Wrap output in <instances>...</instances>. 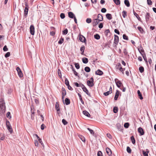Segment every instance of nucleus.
<instances>
[{
    "label": "nucleus",
    "mask_w": 156,
    "mask_h": 156,
    "mask_svg": "<svg viewBox=\"0 0 156 156\" xmlns=\"http://www.w3.org/2000/svg\"><path fill=\"white\" fill-rule=\"evenodd\" d=\"M3 50L4 51H7L8 50V48H7L6 45H5L3 48Z\"/></svg>",
    "instance_id": "nucleus-62"
},
{
    "label": "nucleus",
    "mask_w": 156,
    "mask_h": 156,
    "mask_svg": "<svg viewBox=\"0 0 156 156\" xmlns=\"http://www.w3.org/2000/svg\"><path fill=\"white\" fill-rule=\"evenodd\" d=\"M139 70L141 73H142L144 71V68L143 66H140L139 68Z\"/></svg>",
    "instance_id": "nucleus-33"
},
{
    "label": "nucleus",
    "mask_w": 156,
    "mask_h": 156,
    "mask_svg": "<svg viewBox=\"0 0 156 156\" xmlns=\"http://www.w3.org/2000/svg\"><path fill=\"white\" fill-rule=\"evenodd\" d=\"M106 153L109 156H110L112 154L111 150L108 148L107 147L106 148Z\"/></svg>",
    "instance_id": "nucleus-17"
},
{
    "label": "nucleus",
    "mask_w": 156,
    "mask_h": 156,
    "mask_svg": "<svg viewBox=\"0 0 156 156\" xmlns=\"http://www.w3.org/2000/svg\"><path fill=\"white\" fill-rule=\"evenodd\" d=\"M84 70L86 72L88 73L90 71V69L89 67L86 66Z\"/></svg>",
    "instance_id": "nucleus-31"
},
{
    "label": "nucleus",
    "mask_w": 156,
    "mask_h": 156,
    "mask_svg": "<svg viewBox=\"0 0 156 156\" xmlns=\"http://www.w3.org/2000/svg\"><path fill=\"white\" fill-rule=\"evenodd\" d=\"M143 154L144 156H148V152H147L144 151H143Z\"/></svg>",
    "instance_id": "nucleus-64"
},
{
    "label": "nucleus",
    "mask_w": 156,
    "mask_h": 156,
    "mask_svg": "<svg viewBox=\"0 0 156 156\" xmlns=\"http://www.w3.org/2000/svg\"><path fill=\"white\" fill-rule=\"evenodd\" d=\"M134 15L139 20H140V18L139 16L135 12H134Z\"/></svg>",
    "instance_id": "nucleus-49"
},
{
    "label": "nucleus",
    "mask_w": 156,
    "mask_h": 156,
    "mask_svg": "<svg viewBox=\"0 0 156 156\" xmlns=\"http://www.w3.org/2000/svg\"><path fill=\"white\" fill-rule=\"evenodd\" d=\"M138 132L141 135H143L144 134V133L143 129L141 127H139L138 129Z\"/></svg>",
    "instance_id": "nucleus-14"
},
{
    "label": "nucleus",
    "mask_w": 156,
    "mask_h": 156,
    "mask_svg": "<svg viewBox=\"0 0 156 156\" xmlns=\"http://www.w3.org/2000/svg\"><path fill=\"white\" fill-rule=\"evenodd\" d=\"M123 17L125 18L126 16V12L125 11H123L122 12Z\"/></svg>",
    "instance_id": "nucleus-35"
},
{
    "label": "nucleus",
    "mask_w": 156,
    "mask_h": 156,
    "mask_svg": "<svg viewBox=\"0 0 156 156\" xmlns=\"http://www.w3.org/2000/svg\"><path fill=\"white\" fill-rule=\"evenodd\" d=\"M10 55V52H7L5 55V57L7 58L9 57Z\"/></svg>",
    "instance_id": "nucleus-54"
},
{
    "label": "nucleus",
    "mask_w": 156,
    "mask_h": 156,
    "mask_svg": "<svg viewBox=\"0 0 156 156\" xmlns=\"http://www.w3.org/2000/svg\"><path fill=\"white\" fill-rule=\"evenodd\" d=\"M98 156H103L102 153L101 151H99L97 154Z\"/></svg>",
    "instance_id": "nucleus-61"
},
{
    "label": "nucleus",
    "mask_w": 156,
    "mask_h": 156,
    "mask_svg": "<svg viewBox=\"0 0 156 156\" xmlns=\"http://www.w3.org/2000/svg\"><path fill=\"white\" fill-rule=\"evenodd\" d=\"M140 53L142 55L145 54V53L144 50L142 47H140L138 49Z\"/></svg>",
    "instance_id": "nucleus-19"
},
{
    "label": "nucleus",
    "mask_w": 156,
    "mask_h": 156,
    "mask_svg": "<svg viewBox=\"0 0 156 156\" xmlns=\"http://www.w3.org/2000/svg\"><path fill=\"white\" fill-rule=\"evenodd\" d=\"M119 41V37L117 35H115L114 43L117 44Z\"/></svg>",
    "instance_id": "nucleus-13"
},
{
    "label": "nucleus",
    "mask_w": 156,
    "mask_h": 156,
    "mask_svg": "<svg viewBox=\"0 0 156 156\" xmlns=\"http://www.w3.org/2000/svg\"><path fill=\"white\" fill-rule=\"evenodd\" d=\"M16 70L17 71L18 75L20 77H22L23 76V73L20 69V68L18 67L16 68Z\"/></svg>",
    "instance_id": "nucleus-8"
},
{
    "label": "nucleus",
    "mask_w": 156,
    "mask_h": 156,
    "mask_svg": "<svg viewBox=\"0 0 156 156\" xmlns=\"http://www.w3.org/2000/svg\"><path fill=\"white\" fill-rule=\"evenodd\" d=\"M82 61L83 63L86 64L88 62V59L86 58H82Z\"/></svg>",
    "instance_id": "nucleus-25"
},
{
    "label": "nucleus",
    "mask_w": 156,
    "mask_h": 156,
    "mask_svg": "<svg viewBox=\"0 0 156 156\" xmlns=\"http://www.w3.org/2000/svg\"><path fill=\"white\" fill-rule=\"evenodd\" d=\"M137 94H138L139 97L140 99V100H142L143 99V97L142 96V94L139 90H138L137 91Z\"/></svg>",
    "instance_id": "nucleus-26"
},
{
    "label": "nucleus",
    "mask_w": 156,
    "mask_h": 156,
    "mask_svg": "<svg viewBox=\"0 0 156 156\" xmlns=\"http://www.w3.org/2000/svg\"><path fill=\"white\" fill-rule=\"evenodd\" d=\"M142 56L144 60L145 61V62L147 63V58L146 57L145 54L144 55H142Z\"/></svg>",
    "instance_id": "nucleus-51"
},
{
    "label": "nucleus",
    "mask_w": 156,
    "mask_h": 156,
    "mask_svg": "<svg viewBox=\"0 0 156 156\" xmlns=\"http://www.w3.org/2000/svg\"><path fill=\"white\" fill-rule=\"evenodd\" d=\"M113 112L114 113H116L118 111V108L117 107H115L113 108Z\"/></svg>",
    "instance_id": "nucleus-36"
},
{
    "label": "nucleus",
    "mask_w": 156,
    "mask_h": 156,
    "mask_svg": "<svg viewBox=\"0 0 156 156\" xmlns=\"http://www.w3.org/2000/svg\"><path fill=\"white\" fill-rule=\"evenodd\" d=\"M112 92V89L111 87H110L109 88V90L108 91L106 92H105L104 93V94L105 96H108L110 94H111Z\"/></svg>",
    "instance_id": "nucleus-12"
},
{
    "label": "nucleus",
    "mask_w": 156,
    "mask_h": 156,
    "mask_svg": "<svg viewBox=\"0 0 156 156\" xmlns=\"http://www.w3.org/2000/svg\"><path fill=\"white\" fill-rule=\"evenodd\" d=\"M64 39L63 38H61L58 41V43L60 44H62L63 42Z\"/></svg>",
    "instance_id": "nucleus-40"
},
{
    "label": "nucleus",
    "mask_w": 156,
    "mask_h": 156,
    "mask_svg": "<svg viewBox=\"0 0 156 156\" xmlns=\"http://www.w3.org/2000/svg\"><path fill=\"white\" fill-rule=\"evenodd\" d=\"M79 39L82 42H85L86 41L85 38L82 35H79Z\"/></svg>",
    "instance_id": "nucleus-9"
},
{
    "label": "nucleus",
    "mask_w": 156,
    "mask_h": 156,
    "mask_svg": "<svg viewBox=\"0 0 156 156\" xmlns=\"http://www.w3.org/2000/svg\"><path fill=\"white\" fill-rule=\"evenodd\" d=\"M116 126L119 129V130H121L122 126L121 125L118 123L117 124Z\"/></svg>",
    "instance_id": "nucleus-46"
},
{
    "label": "nucleus",
    "mask_w": 156,
    "mask_h": 156,
    "mask_svg": "<svg viewBox=\"0 0 156 156\" xmlns=\"http://www.w3.org/2000/svg\"><path fill=\"white\" fill-rule=\"evenodd\" d=\"M150 16V14L147 12L145 14V19L147 22L149 21V19Z\"/></svg>",
    "instance_id": "nucleus-18"
},
{
    "label": "nucleus",
    "mask_w": 156,
    "mask_h": 156,
    "mask_svg": "<svg viewBox=\"0 0 156 156\" xmlns=\"http://www.w3.org/2000/svg\"><path fill=\"white\" fill-rule=\"evenodd\" d=\"M83 114L88 117H90V115L88 112L86 110L83 111Z\"/></svg>",
    "instance_id": "nucleus-22"
},
{
    "label": "nucleus",
    "mask_w": 156,
    "mask_h": 156,
    "mask_svg": "<svg viewBox=\"0 0 156 156\" xmlns=\"http://www.w3.org/2000/svg\"><path fill=\"white\" fill-rule=\"evenodd\" d=\"M94 38L97 39L98 40L100 38V36L98 34H97L94 35Z\"/></svg>",
    "instance_id": "nucleus-32"
},
{
    "label": "nucleus",
    "mask_w": 156,
    "mask_h": 156,
    "mask_svg": "<svg viewBox=\"0 0 156 156\" xmlns=\"http://www.w3.org/2000/svg\"><path fill=\"white\" fill-rule=\"evenodd\" d=\"M66 94V91L65 89L62 88V99L63 101L65 96Z\"/></svg>",
    "instance_id": "nucleus-11"
},
{
    "label": "nucleus",
    "mask_w": 156,
    "mask_h": 156,
    "mask_svg": "<svg viewBox=\"0 0 156 156\" xmlns=\"http://www.w3.org/2000/svg\"><path fill=\"white\" fill-rule=\"evenodd\" d=\"M124 3L125 5L128 7L130 6V4L128 0H125L124 1Z\"/></svg>",
    "instance_id": "nucleus-28"
},
{
    "label": "nucleus",
    "mask_w": 156,
    "mask_h": 156,
    "mask_svg": "<svg viewBox=\"0 0 156 156\" xmlns=\"http://www.w3.org/2000/svg\"><path fill=\"white\" fill-rule=\"evenodd\" d=\"M120 92L118 90H116V94H115V97H114V100H116L117 99L118 97L119 94Z\"/></svg>",
    "instance_id": "nucleus-15"
},
{
    "label": "nucleus",
    "mask_w": 156,
    "mask_h": 156,
    "mask_svg": "<svg viewBox=\"0 0 156 156\" xmlns=\"http://www.w3.org/2000/svg\"><path fill=\"white\" fill-rule=\"evenodd\" d=\"M58 73L59 77H61L62 76V74L61 71L59 69L58 70Z\"/></svg>",
    "instance_id": "nucleus-50"
},
{
    "label": "nucleus",
    "mask_w": 156,
    "mask_h": 156,
    "mask_svg": "<svg viewBox=\"0 0 156 156\" xmlns=\"http://www.w3.org/2000/svg\"><path fill=\"white\" fill-rule=\"evenodd\" d=\"M115 81L116 84L117 86L119 88H120L122 85V83L117 79H115Z\"/></svg>",
    "instance_id": "nucleus-6"
},
{
    "label": "nucleus",
    "mask_w": 156,
    "mask_h": 156,
    "mask_svg": "<svg viewBox=\"0 0 156 156\" xmlns=\"http://www.w3.org/2000/svg\"><path fill=\"white\" fill-rule=\"evenodd\" d=\"M34 144L35 145L36 147H38V143L37 140H35Z\"/></svg>",
    "instance_id": "nucleus-63"
},
{
    "label": "nucleus",
    "mask_w": 156,
    "mask_h": 156,
    "mask_svg": "<svg viewBox=\"0 0 156 156\" xmlns=\"http://www.w3.org/2000/svg\"><path fill=\"white\" fill-rule=\"evenodd\" d=\"M30 32L32 35H34V27L33 25H31L30 27Z\"/></svg>",
    "instance_id": "nucleus-7"
},
{
    "label": "nucleus",
    "mask_w": 156,
    "mask_h": 156,
    "mask_svg": "<svg viewBox=\"0 0 156 156\" xmlns=\"http://www.w3.org/2000/svg\"><path fill=\"white\" fill-rule=\"evenodd\" d=\"M107 18L109 20H110L112 19V16L111 14L109 13H107L106 15Z\"/></svg>",
    "instance_id": "nucleus-23"
},
{
    "label": "nucleus",
    "mask_w": 156,
    "mask_h": 156,
    "mask_svg": "<svg viewBox=\"0 0 156 156\" xmlns=\"http://www.w3.org/2000/svg\"><path fill=\"white\" fill-rule=\"evenodd\" d=\"M55 109L57 112L60 111V109L59 107V105L57 103H56L55 105Z\"/></svg>",
    "instance_id": "nucleus-29"
},
{
    "label": "nucleus",
    "mask_w": 156,
    "mask_h": 156,
    "mask_svg": "<svg viewBox=\"0 0 156 156\" xmlns=\"http://www.w3.org/2000/svg\"><path fill=\"white\" fill-rule=\"evenodd\" d=\"M131 141L133 144L135 143V140L133 136H132L130 137Z\"/></svg>",
    "instance_id": "nucleus-34"
},
{
    "label": "nucleus",
    "mask_w": 156,
    "mask_h": 156,
    "mask_svg": "<svg viewBox=\"0 0 156 156\" xmlns=\"http://www.w3.org/2000/svg\"><path fill=\"white\" fill-rule=\"evenodd\" d=\"M70 100H69L67 98H66L65 100V103L67 105H69L70 104Z\"/></svg>",
    "instance_id": "nucleus-30"
},
{
    "label": "nucleus",
    "mask_w": 156,
    "mask_h": 156,
    "mask_svg": "<svg viewBox=\"0 0 156 156\" xmlns=\"http://www.w3.org/2000/svg\"><path fill=\"white\" fill-rule=\"evenodd\" d=\"M113 1L117 5H119L120 4V2L119 0H113Z\"/></svg>",
    "instance_id": "nucleus-37"
},
{
    "label": "nucleus",
    "mask_w": 156,
    "mask_h": 156,
    "mask_svg": "<svg viewBox=\"0 0 156 156\" xmlns=\"http://www.w3.org/2000/svg\"><path fill=\"white\" fill-rule=\"evenodd\" d=\"M94 79L93 78L91 77L90 79V80H88L87 81V85L90 87H93L94 85Z\"/></svg>",
    "instance_id": "nucleus-2"
},
{
    "label": "nucleus",
    "mask_w": 156,
    "mask_h": 156,
    "mask_svg": "<svg viewBox=\"0 0 156 156\" xmlns=\"http://www.w3.org/2000/svg\"><path fill=\"white\" fill-rule=\"evenodd\" d=\"M76 87H82V84H79L77 83L76 82L74 83Z\"/></svg>",
    "instance_id": "nucleus-41"
},
{
    "label": "nucleus",
    "mask_w": 156,
    "mask_h": 156,
    "mask_svg": "<svg viewBox=\"0 0 156 156\" xmlns=\"http://www.w3.org/2000/svg\"><path fill=\"white\" fill-rule=\"evenodd\" d=\"M86 22L88 23H90L91 22V20L90 18H88L86 19Z\"/></svg>",
    "instance_id": "nucleus-47"
},
{
    "label": "nucleus",
    "mask_w": 156,
    "mask_h": 156,
    "mask_svg": "<svg viewBox=\"0 0 156 156\" xmlns=\"http://www.w3.org/2000/svg\"><path fill=\"white\" fill-rule=\"evenodd\" d=\"M103 72L101 70L98 69L95 72V74L96 75H101L103 74Z\"/></svg>",
    "instance_id": "nucleus-21"
},
{
    "label": "nucleus",
    "mask_w": 156,
    "mask_h": 156,
    "mask_svg": "<svg viewBox=\"0 0 156 156\" xmlns=\"http://www.w3.org/2000/svg\"><path fill=\"white\" fill-rule=\"evenodd\" d=\"M68 15L69 17L71 18H73L75 16L74 14L72 12H68Z\"/></svg>",
    "instance_id": "nucleus-16"
},
{
    "label": "nucleus",
    "mask_w": 156,
    "mask_h": 156,
    "mask_svg": "<svg viewBox=\"0 0 156 156\" xmlns=\"http://www.w3.org/2000/svg\"><path fill=\"white\" fill-rule=\"evenodd\" d=\"M124 126L125 128H128L129 126V123L128 122L124 124Z\"/></svg>",
    "instance_id": "nucleus-55"
},
{
    "label": "nucleus",
    "mask_w": 156,
    "mask_h": 156,
    "mask_svg": "<svg viewBox=\"0 0 156 156\" xmlns=\"http://www.w3.org/2000/svg\"><path fill=\"white\" fill-rule=\"evenodd\" d=\"M6 115V117L7 118H9V119H10L11 118V117L10 116V113L9 112H8L7 113Z\"/></svg>",
    "instance_id": "nucleus-43"
},
{
    "label": "nucleus",
    "mask_w": 156,
    "mask_h": 156,
    "mask_svg": "<svg viewBox=\"0 0 156 156\" xmlns=\"http://www.w3.org/2000/svg\"><path fill=\"white\" fill-rule=\"evenodd\" d=\"M6 126L9 131L11 133L12 132V130L11 126L10 123L9 121H6Z\"/></svg>",
    "instance_id": "nucleus-3"
},
{
    "label": "nucleus",
    "mask_w": 156,
    "mask_h": 156,
    "mask_svg": "<svg viewBox=\"0 0 156 156\" xmlns=\"http://www.w3.org/2000/svg\"><path fill=\"white\" fill-rule=\"evenodd\" d=\"M126 150L128 153H131V150L128 146L127 147Z\"/></svg>",
    "instance_id": "nucleus-38"
},
{
    "label": "nucleus",
    "mask_w": 156,
    "mask_h": 156,
    "mask_svg": "<svg viewBox=\"0 0 156 156\" xmlns=\"http://www.w3.org/2000/svg\"><path fill=\"white\" fill-rule=\"evenodd\" d=\"M123 39L125 40H128V36H127L126 34H124L123 35Z\"/></svg>",
    "instance_id": "nucleus-48"
},
{
    "label": "nucleus",
    "mask_w": 156,
    "mask_h": 156,
    "mask_svg": "<svg viewBox=\"0 0 156 156\" xmlns=\"http://www.w3.org/2000/svg\"><path fill=\"white\" fill-rule=\"evenodd\" d=\"M34 112H31V118L32 120H34Z\"/></svg>",
    "instance_id": "nucleus-44"
},
{
    "label": "nucleus",
    "mask_w": 156,
    "mask_h": 156,
    "mask_svg": "<svg viewBox=\"0 0 156 156\" xmlns=\"http://www.w3.org/2000/svg\"><path fill=\"white\" fill-rule=\"evenodd\" d=\"M4 139V136L2 134H0V140H3Z\"/></svg>",
    "instance_id": "nucleus-53"
},
{
    "label": "nucleus",
    "mask_w": 156,
    "mask_h": 156,
    "mask_svg": "<svg viewBox=\"0 0 156 156\" xmlns=\"http://www.w3.org/2000/svg\"><path fill=\"white\" fill-rule=\"evenodd\" d=\"M147 4L149 5H151L152 4V1L151 0H147Z\"/></svg>",
    "instance_id": "nucleus-58"
},
{
    "label": "nucleus",
    "mask_w": 156,
    "mask_h": 156,
    "mask_svg": "<svg viewBox=\"0 0 156 156\" xmlns=\"http://www.w3.org/2000/svg\"><path fill=\"white\" fill-rule=\"evenodd\" d=\"M60 17L62 19L64 18L65 17V14L63 13H61L60 14Z\"/></svg>",
    "instance_id": "nucleus-57"
},
{
    "label": "nucleus",
    "mask_w": 156,
    "mask_h": 156,
    "mask_svg": "<svg viewBox=\"0 0 156 156\" xmlns=\"http://www.w3.org/2000/svg\"><path fill=\"white\" fill-rule=\"evenodd\" d=\"M78 136L81 139V140H82L83 142H85V139L83 136L81 135H79Z\"/></svg>",
    "instance_id": "nucleus-27"
},
{
    "label": "nucleus",
    "mask_w": 156,
    "mask_h": 156,
    "mask_svg": "<svg viewBox=\"0 0 156 156\" xmlns=\"http://www.w3.org/2000/svg\"><path fill=\"white\" fill-rule=\"evenodd\" d=\"M137 29L140 32L142 33L143 31V29L141 27H137Z\"/></svg>",
    "instance_id": "nucleus-59"
},
{
    "label": "nucleus",
    "mask_w": 156,
    "mask_h": 156,
    "mask_svg": "<svg viewBox=\"0 0 156 156\" xmlns=\"http://www.w3.org/2000/svg\"><path fill=\"white\" fill-rule=\"evenodd\" d=\"M99 21H101L103 20V17L102 15L101 14H98V18H97Z\"/></svg>",
    "instance_id": "nucleus-20"
},
{
    "label": "nucleus",
    "mask_w": 156,
    "mask_h": 156,
    "mask_svg": "<svg viewBox=\"0 0 156 156\" xmlns=\"http://www.w3.org/2000/svg\"><path fill=\"white\" fill-rule=\"evenodd\" d=\"M5 108V102L2 98L0 99V110L4 111Z\"/></svg>",
    "instance_id": "nucleus-1"
},
{
    "label": "nucleus",
    "mask_w": 156,
    "mask_h": 156,
    "mask_svg": "<svg viewBox=\"0 0 156 156\" xmlns=\"http://www.w3.org/2000/svg\"><path fill=\"white\" fill-rule=\"evenodd\" d=\"M62 122L64 125H65L67 124L68 122L65 119H63L62 120Z\"/></svg>",
    "instance_id": "nucleus-56"
},
{
    "label": "nucleus",
    "mask_w": 156,
    "mask_h": 156,
    "mask_svg": "<svg viewBox=\"0 0 156 156\" xmlns=\"http://www.w3.org/2000/svg\"><path fill=\"white\" fill-rule=\"evenodd\" d=\"M85 48V47L84 45L82 46L80 48V50L82 52L81 54H82V55L83 54Z\"/></svg>",
    "instance_id": "nucleus-24"
},
{
    "label": "nucleus",
    "mask_w": 156,
    "mask_h": 156,
    "mask_svg": "<svg viewBox=\"0 0 156 156\" xmlns=\"http://www.w3.org/2000/svg\"><path fill=\"white\" fill-rule=\"evenodd\" d=\"M87 129L90 131V133L91 134L94 135V132L93 130L90 129L89 128H88Z\"/></svg>",
    "instance_id": "nucleus-42"
},
{
    "label": "nucleus",
    "mask_w": 156,
    "mask_h": 156,
    "mask_svg": "<svg viewBox=\"0 0 156 156\" xmlns=\"http://www.w3.org/2000/svg\"><path fill=\"white\" fill-rule=\"evenodd\" d=\"M82 88L83 91L85 92L89 96H90V93L89 92L88 90L84 85L82 84Z\"/></svg>",
    "instance_id": "nucleus-4"
},
{
    "label": "nucleus",
    "mask_w": 156,
    "mask_h": 156,
    "mask_svg": "<svg viewBox=\"0 0 156 156\" xmlns=\"http://www.w3.org/2000/svg\"><path fill=\"white\" fill-rule=\"evenodd\" d=\"M68 32V30L67 29H66L62 31V34L64 35H66L67 34Z\"/></svg>",
    "instance_id": "nucleus-39"
},
{
    "label": "nucleus",
    "mask_w": 156,
    "mask_h": 156,
    "mask_svg": "<svg viewBox=\"0 0 156 156\" xmlns=\"http://www.w3.org/2000/svg\"><path fill=\"white\" fill-rule=\"evenodd\" d=\"M116 67L117 69H119V68H120V67H121V65L120 64V63H118L116 65Z\"/></svg>",
    "instance_id": "nucleus-60"
},
{
    "label": "nucleus",
    "mask_w": 156,
    "mask_h": 156,
    "mask_svg": "<svg viewBox=\"0 0 156 156\" xmlns=\"http://www.w3.org/2000/svg\"><path fill=\"white\" fill-rule=\"evenodd\" d=\"M65 83L66 86H69V81L67 79H66L65 80Z\"/></svg>",
    "instance_id": "nucleus-52"
},
{
    "label": "nucleus",
    "mask_w": 156,
    "mask_h": 156,
    "mask_svg": "<svg viewBox=\"0 0 156 156\" xmlns=\"http://www.w3.org/2000/svg\"><path fill=\"white\" fill-rule=\"evenodd\" d=\"M25 6L24 11L25 16H26L27 15L29 9V6L27 3H25Z\"/></svg>",
    "instance_id": "nucleus-5"
},
{
    "label": "nucleus",
    "mask_w": 156,
    "mask_h": 156,
    "mask_svg": "<svg viewBox=\"0 0 156 156\" xmlns=\"http://www.w3.org/2000/svg\"><path fill=\"white\" fill-rule=\"evenodd\" d=\"M75 65L76 68L77 69H78L80 68V66H79V64L78 63H75Z\"/></svg>",
    "instance_id": "nucleus-45"
},
{
    "label": "nucleus",
    "mask_w": 156,
    "mask_h": 156,
    "mask_svg": "<svg viewBox=\"0 0 156 156\" xmlns=\"http://www.w3.org/2000/svg\"><path fill=\"white\" fill-rule=\"evenodd\" d=\"M99 20L97 19H94L93 20L92 23L93 25V26H95L97 25L100 22Z\"/></svg>",
    "instance_id": "nucleus-10"
}]
</instances>
